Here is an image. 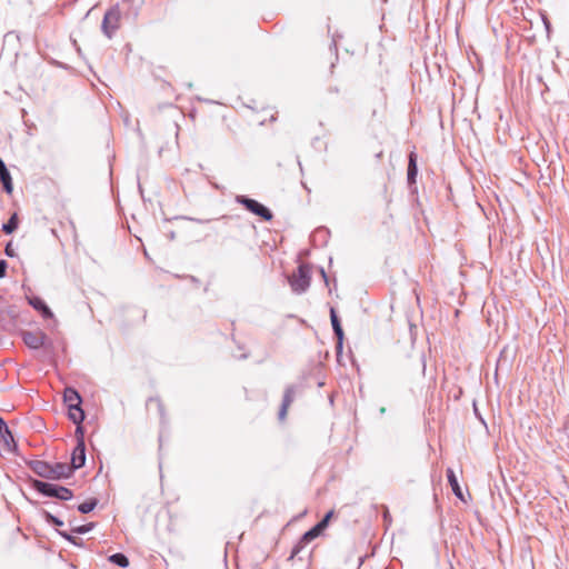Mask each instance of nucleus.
<instances>
[{
	"instance_id": "obj_20",
	"label": "nucleus",
	"mask_w": 569,
	"mask_h": 569,
	"mask_svg": "<svg viewBox=\"0 0 569 569\" xmlns=\"http://www.w3.org/2000/svg\"><path fill=\"white\" fill-rule=\"evenodd\" d=\"M99 500L97 498H89L84 502L78 505L77 509L80 513L87 515L94 510V508L98 506Z\"/></svg>"
},
{
	"instance_id": "obj_2",
	"label": "nucleus",
	"mask_w": 569,
	"mask_h": 569,
	"mask_svg": "<svg viewBox=\"0 0 569 569\" xmlns=\"http://www.w3.org/2000/svg\"><path fill=\"white\" fill-rule=\"evenodd\" d=\"M288 282L291 287V290L296 295H302L305 293L311 283V267L309 263L301 262L298 268L297 272L292 273L290 277H288Z\"/></svg>"
},
{
	"instance_id": "obj_11",
	"label": "nucleus",
	"mask_w": 569,
	"mask_h": 569,
	"mask_svg": "<svg viewBox=\"0 0 569 569\" xmlns=\"http://www.w3.org/2000/svg\"><path fill=\"white\" fill-rule=\"evenodd\" d=\"M28 302L34 310H37L41 315L43 319L53 318V312L42 298L38 296H32L28 298Z\"/></svg>"
},
{
	"instance_id": "obj_5",
	"label": "nucleus",
	"mask_w": 569,
	"mask_h": 569,
	"mask_svg": "<svg viewBox=\"0 0 569 569\" xmlns=\"http://www.w3.org/2000/svg\"><path fill=\"white\" fill-rule=\"evenodd\" d=\"M330 321L333 330V335L337 339L336 345V352L337 357H340L343 349V339H345V332L341 326L340 318L337 315V311L333 307L330 308Z\"/></svg>"
},
{
	"instance_id": "obj_21",
	"label": "nucleus",
	"mask_w": 569,
	"mask_h": 569,
	"mask_svg": "<svg viewBox=\"0 0 569 569\" xmlns=\"http://www.w3.org/2000/svg\"><path fill=\"white\" fill-rule=\"evenodd\" d=\"M109 561L120 568H127L129 566L128 557L122 552H116L109 556Z\"/></svg>"
},
{
	"instance_id": "obj_15",
	"label": "nucleus",
	"mask_w": 569,
	"mask_h": 569,
	"mask_svg": "<svg viewBox=\"0 0 569 569\" xmlns=\"http://www.w3.org/2000/svg\"><path fill=\"white\" fill-rule=\"evenodd\" d=\"M446 473H447L448 483L450 485L453 495L461 501H465L462 489L458 482V478H457L455 471L451 468H448Z\"/></svg>"
},
{
	"instance_id": "obj_17",
	"label": "nucleus",
	"mask_w": 569,
	"mask_h": 569,
	"mask_svg": "<svg viewBox=\"0 0 569 569\" xmlns=\"http://www.w3.org/2000/svg\"><path fill=\"white\" fill-rule=\"evenodd\" d=\"M68 407V417L72 422H83L86 418V413L81 407V405H69Z\"/></svg>"
},
{
	"instance_id": "obj_37",
	"label": "nucleus",
	"mask_w": 569,
	"mask_h": 569,
	"mask_svg": "<svg viewBox=\"0 0 569 569\" xmlns=\"http://www.w3.org/2000/svg\"><path fill=\"white\" fill-rule=\"evenodd\" d=\"M191 221H196L198 223H204V222H208L209 220H200V219H194V218H189Z\"/></svg>"
},
{
	"instance_id": "obj_14",
	"label": "nucleus",
	"mask_w": 569,
	"mask_h": 569,
	"mask_svg": "<svg viewBox=\"0 0 569 569\" xmlns=\"http://www.w3.org/2000/svg\"><path fill=\"white\" fill-rule=\"evenodd\" d=\"M0 182L2 184L3 191L8 194H11L13 191L12 177L4 162L0 164Z\"/></svg>"
},
{
	"instance_id": "obj_22",
	"label": "nucleus",
	"mask_w": 569,
	"mask_h": 569,
	"mask_svg": "<svg viewBox=\"0 0 569 569\" xmlns=\"http://www.w3.org/2000/svg\"><path fill=\"white\" fill-rule=\"evenodd\" d=\"M42 517L44 521L53 527L60 528L64 525V522L57 516L52 515L51 512L47 510H42Z\"/></svg>"
},
{
	"instance_id": "obj_12",
	"label": "nucleus",
	"mask_w": 569,
	"mask_h": 569,
	"mask_svg": "<svg viewBox=\"0 0 569 569\" xmlns=\"http://www.w3.org/2000/svg\"><path fill=\"white\" fill-rule=\"evenodd\" d=\"M295 396H296V386H292V385L288 386L284 390L282 402H281L279 413H278L280 420L284 419L288 408L295 400Z\"/></svg>"
},
{
	"instance_id": "obj_26",
	"label": "nucleus",
	"mask_w": 569,
	"mask_h": 569,
	"mask_svg": "<svg viewBox=\"0 0 569 569\" xmlns=\"http://www.w3.org/2000/svg\"><path fill=\"white\" fill-rule=\"evenodd\" d=\"M329 234L330 231L327 228L322 227L315 231L313 239L317 240L319 238L321 239L322 244H326L328 242Z\"/></svg>"
},
{
	"instance_id": "obj_7",
	"label": "nucleus",
	"mask_w": 569,
	"mask_h": 569,
	"mask_svg": "<svg viewBox=\"0 0 569 569\" xmlns=\"http://www.w3.org/2000/svg\"><path fill=\"white\" fill-rule=\"evenodd\" d=\"M86 442H79L76 445L71 452V459L69 466L73 472L86 465Z\"/></svg>"
},
{
	"instance_id": "obj_18",
	"label": "nucleus",
	"mask_w": 569,
	"mask_h": 569,
	"mask_svg": "<svg viewBox=\"0 0 569 569\" xmlns=\"http://www.w3.org/2000/svg\"><path fill=\"white\" fill-rule=\"evenodd\" d=\"M19 228V216L17 212H13L9 220L4 222L1 227L2 232L6 234L13 233Z\"/></svg>"
},
{
	"instance_id": "obj_8",
	"label": "nucleus",
	"mask_w": 569,
	"mask_h": 569,
	"mask_svg": "<svg viewBox=\"0 0 569 569\" xmlns=\"http://www.w3.org/2000/svg\"><path fill=\"white\" fill-rule=\"evenodd\" d=\"M143 0H122V6L126 7L121 14L124 19L134 21L140 12Z\"/></svg>"
},
{
	"instance_id": "obj_35",
	"label": "nucleus",
	"mask_w": 569,
	"mask_h": 569,
	"mask_svg": "<svg viewBox=\"0 0 569 569\" xmlns=\"http://www.w3.org/2000/svg\"><path fill=\"white\" fill-rule=\"evenodd\" d=\"M542 20H543V24H545V28H546L547 32H550V29H551V23H550V21H549V20H548V18H547V17H545V16L542 17Z\"/></svg>"
},
{
	"instance_id": "obj_33",
	"label": "nucleus",
	"mask_w": 569,
	"mask_h": 569,
	"mask_svg": "<svg viewBox=\"0 0 569 569\" xmlns=\"http://www.w3.org/2000/svg\"><path fill=\"white\" fill-rule=\"evenodd\" d=\"M0 432H4L8 436L10 435V429L1 416H0Z\"/></svg>"
},
{
	"instance_id": "obj_36",
	"label": "nucleus",
	"mask_w": 569,
	"mask_h": 569,
	"mask_svg": "<svg viewBox=\"0 0 569 569\" xmlns=\"http://www.w3.org/2000/svg\"><path fill=\"white\" fill-rule=\"evenodd\" d=\"M298 542H300V545H302L303 547H306L309 542H311L310 540H303V535L300 537V539L298 540Z\"/></svg>"
},
{
	"instance_id": "obj_9",
	"label": "nucleus",
	"mask_w": 569,
	"mask_h": 569,
	"mask_svg": "<svg viewBox=\"0 0 569 569\" xmlns=\"http://www.w3.org/2000/svg\"><path fill=\"white\" fill-rule=\"evenodd\" d=\"M27 466L31 469L37 476L46 479H50L51 463L44 460H29L27 461Z\"/></svg>"
},
{
	"instance_id": "obj_34",
	"label": "nucleus",
	"mask_w": 569,
	"mask_h": 569,
	"mask_svg": "<svg viewBox=\"0 0 569 569\" xmlns=\"http://www.w3.org/2000/svg\"><path fill=\"white\" fill-rule=\"evenodd\" d=\"M319 272H320L325 283L328 284L329 279H328V274H327L325 268L323 267H319Z\"/></svg>"
},
{
	"instance_id": "obj_23",
	"label": "nucleus",
	"mask_w": 569,
	"mask_h": 569,
	"mask_svg": "<svg viewBox=\"0 0 569 569\" xmlns=\"http://www.w3.org/2000/svg\"><path fill=\"white\" fill-rule=\"evenodd\" d=\"M57 532L60 537H62L64 540H67L68 542H70L71 545L76 546V547H82L83 546V542L80 538H77L76 536L67 532V531H63V530H59L57 529Z\"/></svg>"
},
{
	"instance_id": "obj_19",
	"label": "nucleus",
	"mask_w": 569,
	"mask_h": 569,
	"mask_svg": "<svg viewBox=\"0 0 569 569\" xmlns=\"http://www.w3.org/2000/svg\"><path fill=\"white\" fill-rule=\"evenodd\" d=\"M0 442L3 443V448L6 450H8L10 452H17L18 445H17L11 431H10L9 436L4 432H0Z\"/></svg>"
},
{
	"instance_id": "obj_40",
	"label": "nucleus",
	"mask_w": 569,
	"mask_h": 569,
	"mask_svg": "<svg viewBox=\"0 0 569 569\" xmlns=\"http://www.w3.org/2000/svg\"><path fill=\"white\" fill-rule=\"evenodd\" d=\"M4 161L0 158V164H2Z\"/></svg>"
},
{
	"instance_id": "obj_3",
	"label": "nucleus",
	"mask_w": 569,
	"mask_h": 569,
	"mask_svg": "<svg viewBox=\"0 0 569 569\" xmlns=\"http://www.w3.org/2000/svg\"><path fill=\"white\" fill-rule=\"evenodd\" d=\"M234 201L238 204H241L250 213L258 216L263 221H271L273 219L272 211L256 199H252L244 194H237L234 197Z\"/></svg>"
},
{
	"instance_id": "obj_30",
	"label": "nucleus",
	"mask_w": 569,
	"mask_h": 569,
	"mask_svg": "<svg viewBox=\"0 0 569 569\" xmlns=\"http://www.w3.org/2000/svg\"><path fill=\"white\" fill-rule=\"evenodd\" d=\"M4 253L9 258H14L17 256L16 251H14V248L12 246V241L7 242V244L4 247Z\"/></svg>"
},
{
	"instance_id": "obj_29",
	"label": "nucleus",
	"mask_w": 569,
	"mask_h": 569,
	"mask_svg": "<svg viewBox=\"0 0 569 569\" xmlns=\"http://www.w3.org/2000/svg\"><path fill=\"white\" fill-rule=\"evenodd\" d=\"M303 549H305V547H303L302 545H300V542H297V543L293 546V548H292V550H291V552H290V557H289V559H293V558L298 557V556H299V553H300Z\"/></svg>"
},
{
	"instance_id": "obj_13",
	"label": "nucleus",
	"mask_w": 569,
	"mask_h": 569,
	"mask_svg": "<svg viewBox=\"0 0 569 569\" xmlns=\"http://www.w3.org/2000/svg\"><path fill=\"white\" fill-rule=\"evenodd\" d=\"M418 174L417 154L412 151L408 156L407 181L409 186L416 183Z\"/></svg>"
},
{
	"instance_id": "obj_38",
	"label": "nucleus",
	"mask_w": 569,
	"mask_h": 569,
	"mask_svg": "<svg viewBox=\"0 0 569 569\" xmlns=\"http://www.w3.org/2000/svg\"><path fill=\"white\" fill-rule=\"evenodd\" d=\"M330 91L338 92L339 90H338V88H333V89H330Z\"/></svg>"
},
{
	"instance_id": "obj_6",
	"label": "nucleus",
	"mask_w": 569,
	"mask_h": 569,
	"mask_svg": "<svg viewBox=\"0 0 569 569\" xmlns=\"http://www.w3.org/2000/svg\"><path fill=\"white\" fill-rule=\"evenodd\" d=\"M21 338L26 346L30 349L38 350L44 346L48 336L43 331H22Z\"/></svg>"
},
{
	"instance_id": "obj_4",
	"label": "nucleus",
	"mask_w": 569,
	"mask_h": 569,
	"mask_svg": "<svg viewBox=\"0 0 569 569\" xmlns=\"http://www.w3.org/2000/svg\"><path fill=\"white\" fill-rule=\"evenodd\" d=\"M121 17L123 16L121 14L119 3L112 6L106 11L101 23V30L108 39H111L116 31L120 28Z\"/></svg>"
},
{
	"instance_id": "obj_24",
	"label": "nucleus",
	"mask_w": 569,
	"mask_h": 569,
	"mask_svg": "<svg viewBox=\"0 0 569 569\" xmlns=\"http://www.w3.org/2000/svg\"><path fill=\"white\" fill-rule=\"evenodd\" d=\"M322 529L316 523L312 528L303 533V540H310L318 538L322 533Z\"/></svg>"
},
{
	"instance_id": "obj_25",
	"label": "nucleus",
	"mask_w": 569,
	"mask_h": 569,
	"mask_svg": "<svg viewBox=\"0 0 569 569\" xmlns=\"http://www.w3.org/2000/svg\"><path fill=\"white\" fill-rule=\"evenodd\" d=\"M96 527L94 522H88L86 525H80L72 527L71 532L77 535H86L90 532Z\"/></svg>"
},
{
	"instance_id": "obj_39",
	"label": "nucleus",
	"mask_w": 569,
	"mask_h": 569,
	"mask_svg": "<svg viewBox=\"0 0 569 569\" xmlns=\"http://www.w3.org/2000/svg\"><path fill=\"white\" fill-rule=\"evenodd\" d=\"M385 412H386V409L382 407V408L380 409V413H385Z\"/></svg>"
},
{
	"instance_id": "obj_28",
	"label": "nucleus",
	"mask_w": 569,
	"mask_h": 569,
	"mask_svg": "<svg viewBox=\"0 0 569 569\" xmlns=\"http://www.w3.org/2000/svg\"><path fill=\"white\" fill-rule=\"evenodd\" d=\"M333 516V510H330L328 511L323 518L317 522V525L322 529V531L328 527L329 522H330V519L332 518Z\"/></svg>"
},
{
	"instance_id": "obj_16",
	"label": "nucleus",
	"mask_w": 569,
	"mask_h": 569,
	"mask_svg": "<svg viewBox=\"0 0 569 569\" xmlns=\"http://www.w3.org/2000/svg\"><path fill=\"white\" fill-rule=\"evenodd\" d=\"M63 402L66 406L69 405H82V398L79 391L72 387H67L63 391Z\"/></svg>"
},
{
	"instance_id": "obj_32",
	"label": "nucleus",
	"mask_w": 569,
	"mask_h": 569,
	"mask_svg": "<svg viewBox=\"0 0 569 569\" xmlns=\"http://www.w3.org/2000/svg\"><path fill=\"white\" fill-rule=\"evenodd\" d=\"M8 262L6 260H0V279L4 278L7 274Z\"/></svg>"
},
{
	"instance_id": "obj_31",
	"label": "nucleus",
	"mask_w": 569,
	"mask_h": 569,
	"mask_svg": "<svg viewBox=\"0 0 569 569\" xmlns=\"http://www.w3.org/2000/svg\"><path fill=\"white\" fill-rule=\"evenodd\" d=\"M382 518H383V522L386 526H390L391 523V516H390V512H389V509L387 506H383L382 507Z\"/></svg>"
},
{
	"instance_id": "obj_27",
	"label": "nucleus",
	"mask_w": 569,
	"mask_h": 569,
	"mask_svg": "<svg viewBox=\"0 0 569 569\" xmlns=\"http://www.w3.org/2000/svg\"><path fill=\"white\" fill-rule=\"evenodd\" d=\"M73 423L76 425L74 435L77 438V443H79L80 441L84 442V429H83L82 422H73Z\"/></svg>"
},
{
	"instance_id": "obj_10",
	"label": "nucleus",
	"mask_w": 569,
	"mask_h": 569,
	"mask_svg": "<svg viewBox=\"0 0 569 569\" xmlns=\"http://www.w3.org/2000/svg\"><path fill=\"white\" fill-rule=\"evenodd\" d=\"M50 480L68 479L73 475V470L66 462H56L51 465Z\"/></svg>"
},
{
	"instance_id": "obj_1",
	"label": "nucleus",
	"mask_w": 569,
	"mask_h": 569,
	"mask_svg": "<svg viewBox=\"0 0 569 569\" xmlns=\"http://www.w3.org/2000/svg\"><path fill=\"white\" fill-rule=\"evenodd\" d=\"M30 487L43 497L56 498L61 501H68L73 498V491L67 487L30 478Z\"/></svg>"
}]
</instances>
